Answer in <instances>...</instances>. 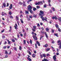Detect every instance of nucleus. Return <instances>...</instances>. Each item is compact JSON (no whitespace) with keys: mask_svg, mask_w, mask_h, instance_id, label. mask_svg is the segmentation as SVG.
Returning <instances> with one entry per match:
<instances>
[{"mask_svg":"<svg viewBox=\"0 0 61 61\" xmlns=\"http://www.w3.org/2000/svg\"><path fill=\"white\" fill-rule=\"evenodd\" d=\"M9 6V4L7 3V6Z\"/></svg>","mask_w":61,"mask_h":61,"instance_id":"nucleus-64","label":"nucleus"},{"mask_svg":"<svg viewBox=\"0 0 61 61\" xmlns=\"http://www.w3.org/2000/svg\"><path fill=\"white\" fill-rule=\"evenodd\" d=\"M7 41L8 42V44H11V42L9 41V40H7Z\"/></svg>","mask_w":61,"mask_h":61,"instance_id":"nucleus-15","label":"nucleus"},{"mask_svg":"<svg viewBox=\"0 0 61 61\" xmlns=\"http://www.w3.org/2000/svg\"><path fill=\"white\" fill-rule=\"evenodd\" d=\"M13 8V5L11 4L10 6L9 7V8L10 9H11Z\"/></svg>","mask_w":61,"mask_h":61,"instance_id":"nucleus-6","label":"nucleus"},{"mask_svg":"<svg viewBox=\"0 0 61 61\" xmlns=\"http://www.w3.org/2000/svg\"><path fill=\"white\" fill-rule=\"evenodd\" d=\"M29 11H30V12L32 14L33 13V11H32V10H29Z\"/></svg>","mask_w":61,"mask_h":61,"instance_id":"nucleus-28","label":"nucleus"},{"mask_svg":"<svg viewBox=\"0 0 61 61\" xmlns=\"http://www.w3.org/2000/svg\"><path fill=\"white\" fill-rule=\"evenodd\" d=\"M30 43L31 44H32V41L31 40H30Z\"/></svg>","mask_w":61,"mask_h":61,"instance_id":"nucleus-50","label":"nucleus"},{"mask_svg":"<svg viewBox=\"0 0 61 61\" xmlns=\"http://www.w3.org/2000/svg\"><path fill=\"white\" fill-rule=\"evenodd\" d=\"M44 46H45V47H47L48 46V44H46Z\"/></svg>","mask_w":61,"mask_h":61,"instance_id":"nucleus-13","label":"nucleus"},{"mask_svg":"<svg viewBox=\"0 0 61 61\" xmlns=\"http://www.w3.org/2000/svg\"><path fill=\"white\" fill-rule=\"evenodd\" d=\"M25 43H26V41L25 40H24V44H25Z\"/></svg>","mask_w":61,"mask_h":61,"instance_id":"nucleus-39","label":"nucleus"},{"mask_svg":"<svg viewBox=\"0 0 61 61\" xmlns=\"http://www.w3.org/2000/svg\"><path fill=\"white\" fill-rule=\"evenodd\" d=\"M40 12L41 14H44V12L43 11H42V10H40Z\"/></svg>","mask_w":61,"mask_h":61,"instance_id":"nucleus-11","label":"nucleus"},{"mask_svg":"<svg viewBox=\"0 0 61 61\" xmlns=\"http://www.w3.org/2000/svg\"><path fill=\"white\" fill-rule=\"evenodd\" d=\"M46 30L47 31H49V29L47 28H46Z\"/></svg>","mask_w":61,"mask_h":61,"instance_id":"nucleus-25","label":"nucleus"},{"mask_svg":"<svg viewBox=\"0 0 61 61\" xmlns=\"http://www.w3.org/2000/svg\"><path fill=\"white\" fill-rule=\"evenodd\" d=\"M37 26H38L39 27L40 26V25H39V24H38L37 25Z\"/></svg>","mask_w":61,"mask_h":61,"instance_id":"nucleus-58","label":"nucleus"},{"mask_svg":"<svg viewBox=\"0 0 61 61\" xmlns=\"http://www.w3.org/2000/svg\"><path fill=\"white\" fill-rule=\"evenodd\" d=\"M50 56V55L49 54H47L46 55V56Z\"/></svg>","mask_w":61,"mask_h":61,"instance_id":"nucleus-51","label":"nucleus"},{"mask_svg":"<svg viewBox=\"0 0 61 61\" xmlns=\"http://www.w3.org/2000/svg\"><path fill=\"white\" fill-rule=\"evenodd\" d=\"M32 16L31 15H30L29 16V18H32Z\"/></svg>","mask_w":61,"mask_h":61,"instance_id":"nucleus-41","label":"nucleus"},{"mask_svg":"<svg viewBox=\"0 0 61 61\" xmlns=\"http://www.w3.org/2000/svg\"><path fill=\"white\" fill-rule=\"evenodd\" d=\"M9 15H12V12L11 11H9Z\"/></svg>","mask_w":61,"mask_h":61,"instance_id":"nucleus-23","label":"nucleus"},{"mask_svg":"<svg viewBox=\"0 0 61 61\" xmlns=\"http://www.w3.org/2000/svg\"><path fill=\"white\" fill-rule=\"evenodd\" d=\"M46 4H45V5H44V8H46Z\"/></svg>","mask_w":61,"mask_h":61,"instance_id":"nucleus-36","label":"nucleus"},{"mask_svg":"<svg viewBox=\"0 0 61 61\" xmlns=\"http://www.w3.org/2000/svg\"><path fill=\"white\" fill-rule=\"evenodd\" d=\"M41 33H42V34H45V33L44 32L41 31Z\"/></svg>","mask_w":61,"mask_h":61,"instance_id":"nucleus-43","label":"nucleus"},{"mask_svg":"<svg viewBox=\"0 0 61 61\" xmlns=\"http://www.w3.org/2000/svg\"><path fill=\"white\" fill-rule=\"evenodd\" d=\"M33 28H34V29L33 28L32 29V30L33 32H35L36 31V26H34L33 27Z\"/></svg>","mask_w":61,"mask_h":61,"instance_id":"nucleus-2","label":"nucleus"},{"mask_svg":"<svg viewBox=\"0 0 61 61\" xmlns=\"http://www.w3.org/2000/svg\"><path fill=\"white\" fill-rule=\"evenodd\" d=\"M4 14L5 15H7V14L5 13H4Z\"/></svg>","mask_w":61,"mask_h":61,"instance_id":"nucleus-63","label":"nucleus"},{"mask_svg":"<svg viewBox=\"0 0 61 61\" xmlns=\"http://www.w3.org/2000/svg\"><path fill=\"white\" fill-rule=\"evenodd\" d=\"M44 60H45V61H48V60L46 59H44Z\"/></svg>","mask_w":61,"mask_h":61,"instance_id":"nucleus-56","label":"nucleus"},{"mask_svg":"<svg viewBox=\"0 0 61 61\" xmlns=\"http://www.w3.org/2000/svg\"><path fill=\"white\" fill-rule=\"evenodd\" d=\"M56 26L57 28H59V27L57 25H56Z\"/></svg>","mask_w":61,"mask_h":61,"instance_id":"nucleus-34","label":"nucleus"},{"mask_svg":"<svg viewBox=\"0 0 61 61\" xmlns=\"http://www.w3.org/2000/svg\"><path fill=\"white\" fill-rule=\"evenodd\" d=\"M50 48H47V49H46L45 50V51H46V52H47V51H49V50H50Z\"/></svg>","mask_w":61,"mask_h":61,"instance_id":"nucleus-8","label":"nucleus"},{"mask_svg":"<svg viewBox=\"0 0 61 61\" xmlns=\"http://www.w3.org/2000/svg\"><path fill=\"white\" fill-rule=\"evenodd\" d=\"M33 0H29L28 1L27 3H29V2H30V1H33Z\"/></svg>","mask_w":61,"mask_h":61,"instance_id":"nucleus-37","label":"nucleus"},{"mask_svg":"<svg viewBox=\"0 0 61 61\" xmlns=\"http://www.w3.org/2000/svg\"><path fill=\"white\" fill-rule=\"evenodd\" d=\"M46 54H44L42 55L44 57H46Z\"/></svg>","mask_w":61,"mask_h":61,"instance_id":"nucleus-14","label":"nucleus"},{"mask_svg":"<svg viewBox=\"0 0 61 61\" xmlns=\"http://www.w3.org/2000/svg\"><path fill=\"white\" fill-rule=\"evenodd\" d=\"M25 12L26 13V14H29V13L28 12V11H27V10H25Z\"/></svg>","mask_w":61,"mask_h":61,"instance_id":"nucleus-33","label":"nucleus"},{"mask_svg":"<svg viewBox=\"0 0 61 61\" xmlns=\"http://www.w3.org/2000/svg\"><path fill=\"white\" fill-rule=\"evenodd\" d=\"M27 59L28 60V61H32V60L31 58H29V57H27Z\"/></svg>","mask_w":61,"mask_h":61,"instance_id":"nucleus-10","label":"nucleus"},{"mask_svg":"<svg viewBox=\"0 0 61 61\" xmlns=\"http://www.w3.org/2000/svg\"><path fill=\"white\" fill-rule=\"evenodd\" d=\"M36 8L37 9H39L40 8V7L39 6H36Z\"/></svg>","mask_w":61,"mask_h":61,"instance_id":"nucleus-32","label":"nucleus"},{"mask_svg":"<svg viewBox=\"0 0 61 61\" xmlns=\"http://www.w3.org/2000/svg\"><path fill=\"white\" fill-rule=\"evenodd\" d=\"M3 5L4 7H5V6H6V4H5V3H4L3 4Z\"/></svg>","mask_w":61,"mask_h":61,"instance_id":"nucleus-22","label":"nucleus"},{"mask_svg":"<svg viewBox=\"0 0 61 61\" xmlns=\"http://www.w3.org/2000/svg\"><path fill=\"white\" fill-rule=\"evenodd\" d=\"M33 37L34 40H37V38H36V36H35L34 35H33Z\"/></svg>","mask_w":61,"mask_h":61,"instance_id":"nucleus-4","label":"nucleus"},{"mask_svg":"<svg viewBox=\"0 0 61 61\" xmlns=\"http://www.w3.org/2000/svg\"><path fill=\"white\" fill-rule=\"evenodd\" d=\"M29 54L30 55H32V54H31V53L30 52L29 53Z\"/></svg>","mask_w":61,"mask_h":61,"instance_id":"nucleus-52","label":"nucleus"},{"mask_svg":"<svg viewBox=\"0 0 61 61\" xmlns=\"http://www.w3.org/2000/svg\"><path fill=\"white\" fill-rule=\"evenodd\" d=\"M56 55L57 56H58V55H59V54L58 52H57L56 53Z\"/></svg>","mask_w":61,"mask_h":61,"instance_id":"nucleus-45","label":"nucleus"},{"mask_svg":"<svg viewBox=\"0 0 61 61\" xmlns=\"http://www.w3.org/2000/svg\"><path fill=\"white\" fill-rule=\"evenodd\" d=\"M36 8H34L33 9V10L34 11H36Z\"/></svg>","mask_w":61,"mask_h":61,"instance_id":"nucleus-29","label":"nucleus"},{"mask_svg":"<svg viewBox=\"0 0 61 61\" xmlns=\"http://www.w3.org/2000/svg\"><path fill=\"white\" fill-rule=\"evenodd\" d=\"M32 9V7L30 5H29L28 7V10H31Z\"/></svg>","mask_w":61,"mask_h":61,"instance_id":"nucleus-3","label":"nucleus"},{"mask_svg":"<svg viewBox=\"0 0 61 61\" xmlns=\"http://www.w3.org/2000/svg\"><path fill=\"white\" fill-rule=\"evenodd\" d=\"M4 31H5V30H4V29L2 30L1 31V33H3V32H4Z\"/></svg>","mask_w":61,"mask_h":61,"instance_id":"nucleus-47","label":"nucleus"},{"mask_svg":"<svg viewBox=\"0 0 61 61\" xmlns=\"http://www.w3.org/2000/svg\"><path fill=\"white\" fill-rule=\"evenodd\" d=\"M19 50H22V49L21 48V46H20L19 48Z\"/></svg>","mask_w":61,"mask_h":61,"instance_id":"nucleus-38","label":"nucleus"},{"mask_svg":"<svg viewBox=\"0 0 61 61\" xmlns=\"http://www.w3.org/2000/svg\"><path fill=\"white\" fill-rule=\"evenodd\" d=\"M59 48L60 49H61V45H60L59 46Z\"/></svg>","mask_w":61,"mask_h":61,"instance_id":"nucleus-61","label":"nucleus"},{"mask_svg":"<svg viewBox=\"0 0 61 61\" xmlns=\"http://www.w3.org/2000/svg\"><path fill=\"white\" fill-rule=\"evenodd\" d=\"M5 53L6 55L8 54V52H7V51H5Z\"/></svg>","mask_w":61,"mask_h":61,"instance_id":"nucleus-21","label":"nucleus"},{"mask_svg":"<svg viewBox=\"0 0 61 61\" xmlns=\"http://www.w3.org/2000/svg\"><path fill=\"white\" fill-rule=\"evenodd\" d=\"M8 57V56L7 55H5L4 57V58H7Z\"/></svg>","mask_w":61,"mask_h":61,"instance_id":"nucleus-42","label":"nucleus"},{"mask_svg":"<svg viewBox=\"0 0 61 61\" xmlns=\"http://www.w3.org/2000/svg\"><path fill=\"white\" fill-rule=\"evenodd\" d=\"M51 2V1L50 0H49L48 1V3H50V2Z\"/></svg>","mask_w":61,"mask_h":61,"instance_id":"nucleus-62","label":"nucleus"},{"mask_svg":"<svg viewBox=\"0 0 61 61\" xmlns=\"http://www.w3.org/2000/svg\"><path fill=\"white\" fill-rule=\"evenodd\" d=\"M40 56L41 58H43V56H42V55H41Z\"/></svg>","mask_w":61,"mask_h":61,"instance_id":"nucleus-48","label":"nucleus"},{"mask_svg":"<svg viewBox=\"0 0 61 61\" xmlns=\"http://www.w3.org/2000/svg\"><path fill=\"white\" fill-rule=\"evenodd\" d=\"M35 5H40L39 4V2H38V3H36V4H35Z\"/></svg>","mask_w":61,"mask_h":61,"instance_id":"nucleus-20","label":"nucleus"},{"mask_svg":"<svg viewBox=\"0 0 61 61\" xmlns=\"http://www.w3.org/2000/svg\"><path fill=\"white\" fill-rule=\"evenodd\" d=\"M36 43H37V44H38L39 46H40V44L39 42L37 41Z\"/></svg>","mask_w":61,"mask_h":61,"instance_id":"nucleus-9","label":"nucleus"},{"mask_svg":"<svg viewBox=\"0 0 61 61\" xmlns=\"http://www.w3.org/2000/svg\"><path fill=\"white\" fill-rule=\"evenodd\" d=\"M52 18L53 19H54L56 20L57 19V18H56V16H55V17H53Z\"/></svg>","mask_w":61,"mask_h":61,"instance_id":"nucleus-7","label":"nucleus"},{"mask_svg":"<svg viewBox=\"0 0 61 61\" xmlns=\"http://www.w3.org/2000/svg\"><path fill=\"white\" fill-rule=\"evenodd\" d=\"M10 18H11L12 19H13V16H10Z\"/></svg>","mask_w":61,"mask_h":61,"instance_id":"nucleus-60","label":"nucleus"},{"mask_svg":"<svg viewBox=\"0 0 61 61\" xmlns=\"http://www.w3.org/2000/svg\"><path fill=\"white\" fill-rule=\"evenodd\" d=\"M58 30L59 31V32H61V30L59 28L58 29Z\"/></svg>","mask_w":61,"mask_h":61,"instance_id":"nucleus-49","label":"nucleus"},{"mask_svg":"<svg viewBox=\"0 0 61 61\" xmlns=\"http://www.w3.org/2000/svg\"><path fill=\"white\" fill-rule=\"evenodd\" d=\"M23 6L25 7V6H26V5H25V2L23 1Z\"/></svg>","mask_w":61,"mask_h":61,"instance_id":"nucleus-5","label":"nucleus"},{"mask_svg":"<svg viewBox=\"0 0 61 61\" xmlns=\"http://www.w3.org/2000/svg\"><path fill=\"white\" fill-rule=\"evenodd\" d=\"M19 4H20V5H22V3H21V2H20L19 3Z\"/></svg>","mask_w":61,"mask_h":61,"instance_id":"nucleus-59","label":"nucleus"},{"mask_svg":"<svg viewBox=\"0 0 61 61\" xmlns=\"http://www.w3.org/2000/svg\"><path fill=\"white\" fill-rule=\"evenodd\" d=\"M6 46H4L3 47V48H4V49H5L6 48Z\"/></svg>","mask_w":61,"mask_h":61,"instance_id":"nucleus-40","label":"nucleus"},{"mask_svg":"<svg viewBox=\"0 0 61 61\" xmlns=\"http://www.w3.org/2000/svg\"><path fill=\"white\" fill-rule=\"evenodd\" d=\"M53 59L54 60H56V57L55 56H54L53 57Z\"/></svg>","mask_w":61,"mask_h":61,"instance_id":"nucleus-16","label":"nucleus"},{"mask_svg":"<svg viewBox=\"0 0 61 61\" xmlns=\"http://www.w3.org/2000/svg\"><path fill=\"white\" fill-rule=\"evenodd\" d=\"M32 56L33 57H36V55L35 54H33L32 55Z\"/></svg>","mask_w":61,"mask_h":61,"instance_id":"nucleus-19","label":"nucleus"},{"mask_svg":"<svg viewBox=\"0 0 61 61\" xmlns=\"http://www.w3.org/2000/svg\"><path fill=\"white\" fill-rule=\"evenodd\" d=\"M59 20L60 21V22L61 23V18L60 17L59 18Z\"/></svg>","mask_w":61,"mask_h":61,"instance_id":"nucleus-27","label":"nucleus"},{"mask_svg":"<svg viewBox=\"0 0 61 61\" xmlns=\"http://www.w3.org/2000/svg\"><path fill=\"white\" fill-rule=\"evenodd\" d=\"M45 36L46 37V38H48V36H47V33H46V32H45Z\"/></svg>","mask_w":61,"mask_h":61,"instance_id":"nucleus-12","label":"nucleus"},{"mask_svg":"<svg viewBox=\"0 0 61 61\" xmlns=\"http://www.w3.org/2000/svg\"><path fill=\"white\" fill-rule=\"evenodd\" d=\"M33 16L34 17H35V18H36V15H33Z\"/></svg>","mask_w":61,"mask_h":61,"instance_id":"nucleus-46","label":"nucleus"},{"mask_svg":"<svg viewBox=\"0 0 61 61\" xmlns=\"http://www.w3.org/2000/svg\"><path fill=\"white\" fill-rule=\"evenodd\" d=\"M20 20L21 21V22L22 24H23L24 23V22H23V19H20Z\"/></svg>","mask_w":61,"mask_h":61,"instance_id":"nucleus-18","label":"nucleus"},{"mask_svg":"<svg viewBox=\"0 0 61 61\" xmlns=\"http://www.w3.org/2000/svg\"><path fill=\"white\" fill-rule=\"evenodd\" d=\"M7 43V42L6 41H5L4 43H3L4 45H6V44Z\"/></svg>","mask_w":61,"mask_h":61,"instance_id":"nucleus-53","label":"nucleus"},{"mask_svg":"<svg viewBox=\"0 0 61 61\" xmlns=\"http://www.w3.org/2000/svg\"><path fill=\"white\" fill-rule=\"evenodd\" d=\"M35 46L36 48H37V45L36 44H35Z\"/></svg>","mask_w":61,"mask_h":61,"instance_id":"nucleus-55","label":"nucleus"},{"mask_svg":"<svg viewBox=\"0 0 61 61\" xmlns=\"http://www.w3.org/2000/svg\"><path fill=\"white\" fill-rule=\"evenodd\" d=\"M16 19L17 20H19V18H18V16H16Z\"/></svg>","mask_w":61,"mask_h":61,"instance_id":"nucleus-17","label":"nucleus"},{"mask_svg":"<svg viewBox=\"0 0 61 61\" xmlns=\"http://www.w3.org/2000/svg\"><path fill=\"white\" fill-rule=\"evenodd\" d=\"M57 49V52H59V49Z\"/></svg>","mask_w":61,"mask_h":61,"instance_id":"nucleus-57","label":"nucleus"},{"mask_svg":"<svg viewBox=\"0 0 61 61\" xmlns=\"http://www.w3.org/2000/svg\"><path fill=\"white\" fill-rule=\"evenodd\" d=\"M54 35L55 36H57V37H58V34H54Z\"/></svg>","mask_w":61,"mask_h":61,"instance_id":"nucleus-31","label":"nucleus"},{"mask_svg":"<svg viewBox=\"0 0 61 61\" xmlns=\"http://www.w3.org/2000/svg\"><path fill=\"white\" fill-rule=\"evenodd\" d=\"M52 10L53 11H56V10H55V8L52 7Z\"/></svg>","mask_w":61,"mask_h":61,"instance_id":"nucleus-24","label":"nucleus"},{"mask_svg":"<svg viewBox=\"0 0 61 61\" xmlns=\"http://www.w3.org/2000/svg\"><path fill=\"white\" fill-rule=\"evenodd\" d=\"M17 26H14V27L15 28V29H17Z\"/></svg>","mask_w":61,"mask_h":61,"instance_id":"nucleus-54","label":"nucleus"},{"mask_svg":"<svg viewBox=\"0 0 61 61\" xmlns=\"http://www.w3.org/2000/svg\"><path fill=\"white\" fill-rule=\"evenodd\" d=\"M39 4H41V5H43V3H42V1H39Z\"/></svg>","mask_w":61,"mask_h":61,"instance_id":"nucleus-30","label":"nucleus"},{"mask_svg":"<svg viewBox=\"0 0 61 61\" xmlns=\"http://www.w3.org/2000/svg\"><path fill=\"white\" fill-rule=\"evenodd\" d=\"M61 42V41L60 40H58V44H59V43H60Z\"/></svg>","mask_w":61,"mask_h":61,"instance_id":"nucleus-44","label":"nucleus"},{"mask_svg":"<svg viewBox=\"0 0 61 61\" xmlns=\"http://www.w3.org/2000/svg\"><path fill=\"white\" fill-rule=\"evenodd\" d=\"M41 18L42 19V20L43 21L45 20L46 21H47V18H45L44 17L43 18V16H41Z\"/></svg>","mask_w":61,"mask_h":61,"instance_id":"nucleus-1","label":"nucleus"},{"mask_svg":"<svg viewBox=\"0 0 61 61\" xmlns=\"http://www.w3.org/2000/svg\"><path fill=\"white\" fill-rule=\"evenodd\" d=\"M5 13H4V12H3L2 13V15L3 16V15H5L4 14Z\"/></svg>","mask_w":61,"mask_h":61,"instance_id":"nucleus-35","label":"nucleus"},{"mask_svg":"<svg viewBox=\"0 0 61 61\" xmlns=\"http://www.w3.org/2000/svg\"><path fill=\"white\" fill-rule=\"evenodd\" d=\"M11 41L12 42H15V40L13 39H11Z\"/></svg>","mask_w":61,"mask_h":61,"instance_id":"nucleus-26","label":"nucleus"}]
</instances>
